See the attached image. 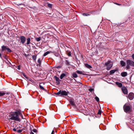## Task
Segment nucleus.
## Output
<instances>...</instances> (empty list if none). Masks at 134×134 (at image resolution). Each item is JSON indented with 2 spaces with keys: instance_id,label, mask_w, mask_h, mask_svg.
Wrapping results in <instances>:
<instances>
[{
  "instance_id": "f257e3e1",
  "label": "nucleus",
  "mask_w": 134,
  "mask_h": 134,
  "mask_svg": "<svg viewBox=\"0 0 134 134\" xmlns=\"http://www.w3.org/2000/svg\"><path fill=\"white\" fill-rule=\"evenodd\" d=\"M18 111H17L10 113L8 118L9 120H10L15 121H20V119L18 116Z\"/></svg>"
},
{
  "instance_id": "f03ea898",
  "label": "nucleus",
  "mask_w": 134,
  "mask_h": 134,
  "mask_svg": "<svg viewBox=\"0 0 134 134\" xmlns=\"http://www.w3.org/2000/svg\"><path fill=\"white\" fill-rule=\"evenodd\" d=\"M124 111L127 113H130L132 111V107L129 103H125L123 106Z\"/></svg>"
},
{
  "instance_id": "7ed1b4c3",
  "label": "nucleus",
  "mask_w": 134,
  "mask_h": 134,
  "mask_svg": "<svg viewBox=\"0 0 134 134\" xmlns=\"http://www.w3.org/2000/svg\"><path fill=\"white\" fill-rule=\"evenodd\" d=\"M99 128V125L96 123H93L91 124L90 127V130L92 132H96L97 129Z\"/></svg>"
},
{
  "instance_id": "20e7f679",
  "label": "nucleus",
  "mask_w": 134,
  "mask_h": 134,
  "mask_svg": "<svg viewBox=\"0 0 134 134\" xmlns=\"http://www.w3.org/2000/svg\"><path fill=\"white\" fill-rule=\"evenodd\" d=\"M105 65L106 66V69L107 70H109L112 67L113 63L111 61L108 60L105 63Z\"/></svg>"
},
{
  "instance_id": "39448f33",
  "label": "nucleus",
  "mask_w": 134,
  "mask_h": 134,
  "mask_svg": "<svg viewBox=\"0 0 134 134\" xmlns=\"http://www.w3.org/2000/svg\"><path fill=\"white\" fill-rule=\"evenodd\" d=\"M1 48L2 52H3L7 50V52H6V53H8L11 52L12 51L7 46L3 45L2 46Z\"/></svg>"
},
{
  "instance_id": "423d86ee",
  "label": "nucleus",
  "mask_w": 134,
  "mask_h": 134,
  "mask_svg": "<svg viewBox=\"0 0 134 134\" xmlns=\"http://www.w3.org/2000/svg\"><path fill=\"white\" fill-rule=\"evenodd\" d=\"M69 93V91H61V94L59 96H67L68 94Z\"/></svg>"
},
{
  "instance_id": "0eeeda50",
  "label": "nucleus",
  "mask_w": 134,
  "mask_h": 134,
  "mask_svg": "<svg viewBox=\"0 0 134 134\" xmlns=\"http://www.w3.org/2000/svg\"><path fill=\"white\" fill-rule=\"evenodd\" d=\"M69 103L73 107H76V105L75 102V100L74 99L71 98L69 100Z\"/></svg>"
},
{
  "instance_id": "6e6552de",
  "label": "nucleus",
  "mask_w": 134,
  "mask_h": 134,
  "mask_svg": "<svg viewBox=\"0 0 134 134\" xmlns=\"http://www.w3.org/2000/svg\"><path fill=\"white\" fill-rule=\"evenodd\" d=\"M122 91L124 94H126L128 93V91L127 88L125 86H123L121 88Z\"/></svg>"
},
{
  "instance_id": "1a4fd4ad",
  "label": "nucleus",
  "mask_w": 134,
  "mask_h": 134,
  "mask_svg": "<svg viewBox=\"0 0 134 134\" xmlns=\"http://www.w3.org/2000/svg\"><path fill=\"white\" fill-rule=\"evenodd\" d=\"M127 64L131 66H134V62L130 60H128L126 61Z\"/></svg>"
},
{
  "instance_id": "9d476101",
  "label": "nucleus",
  "mask_w": 134,
  "mask_h": 134,
  "mask_svg": "<svg viewBox=\"0 0 134 134\" xmlns=\"http://www.w3.org/2000/svg\"><path fill=\"white\" fill-rule=\"evenodd\" d=\"M20 39L21 41V42L22 44H24L26 41V38L23 36H20Z\"/></svg>"
},
{
  "instance_id": "9b49d317",
  "label": "nucleus",
  "mask_w": 134,
  "mask_h": 134,
  "mask_svg": "<svg viewBox=\"0 0 134 134\" xmlns=\"http://www.w3.org/2000/svg\"><path fill=\"white\" fill-rule=\"evenodd\" d=\"M128 97L130 100H132L134 98V94L133 92L129 93L128 95Z\"/></svg>"
},
{
  "instance_id": "f8f14e48",
  "label": "nucleus",
  "mask_w": 134,
  "mask_h": 134,
  "mask_svg": "<svg viewBox=\"0 0 134 134\" xmlns=\"http://www.w3.org/2000/svg\"><path fill=\"white\" fill-rule=\"evenodd\" d=\"M54 78L56 80V83H57V84H59L60 83L59 81L60 80H59V78L56 76H54Z\"/></svg>"
},
{
  "instance_id": "ddd939ff",
  "label": "nucleus",
  "mask_w": 134,
  "mask_h": 134,
  "mask_svg": "<svg viewBox=\"0 0 134 134\" xmlns=\"http://www.w3.org/2000/svg\"><path fill=\"white\" fill-rule=\"evenodd\" d=\"M115 84L119 87H123L122 84L120 82H115Z\"/></svg>"
},
{
  "instance_id": "4468645a",
  "label": "nucleus",
  "mask_w": 134,
  "mask_h": 134,
  "mask_svg": "<svg viewBox=\"0 0 134 134\" xmlns=\"http://www.w3.org/2000/svg\"><path fill=\"white\" fill-rule=\"evenodd\" d=\"M121 75L123 77H125L127 75V74L126 72H123L121 74Z\"/></svg>"
},
{
  "instance_id": "2eb2a0df",
  "label": "nucleus",
  "mask_w": 134,
  "mask_h": 134,
  "mask_svg": "<svg viewBox=\"0 0 134 134\" xmlns=\"http://www.w3.org/2000/svg\"><path fill=\"white\" fill-rule=\"evenodd\" d=\"M118 70V69L111 70L110 71V74H114L115 71H117Z\"/></svg>"
},
{
  "instance_id": "dca6fc26",
  "label": "nucleus",
  "mask_w": 134,
  "mask_h": 134,
  "mask_svg": "<svg viewBox=\"0 0 134 134\" xmlns=\"http://www.w3.org/2000/svg\"><path fill=\"white\" fill-rule=\"evenodd\" d=\"M120 64L121 65L122 67L125 66V62L121 60L120 62Z\"/></svg>"
},
{
  "instance_id": "f3484780",
  "label": "nucleus",
  "mask_w": 134,
  "mask_h": 134,
  "mask_svg": "<svg viewBox=\"0 0 134 134\" xmlns=\"http://www.w3.org/2000/svg\"><path fill=\"white\" fill-rule=\"evenodd\" d=\"M76 72L77 74H82L83 75H86L85 74L83 73L82 71H80L79 70H77L76 71Z\"/></svg>"
},
{
  "instance_id": "a211bd4d",
  "label": "nucleus",
  "mask_w": 134,
  "mask_h": 134,
  "mask_svg": "<svg viewBox=\"0 0 134 134\" xmlns=\"http://www.w3.org/2000/svg\"><path fill=\"white\" fill-rule=\"evenodd\" d=\"M22 74L27 79V80H30V79L24 73H22Z\"/></svg>"
},
{
  "instance_id": "6ab92c4d",
  "label": "nucleus",
  "mask_w": 134,
  "mask_h": 134,
  "mask_svg": "<svg viewBox=\"0 0 134 134\" xmlns=\"http://www.w3.org/2000/svg\"><path fill=\"white\" fill-rule=\"evenodd\" d=\"M21 112V111H18V113H19L18 116H19H19H21V118H22V119H24V118H23V116Z\"/></svg>"
},
{
  "instance_id": "aec40b11",
  "label": "nucleus",
  "mask_w": 134,
  "mask_h": 134,
  "mask_svg": "<svg viewBox=\"0 0 134 134\" xmlns=\"http://www.w3.org/2000/svg\"><path fill=\"white\" fill-rule=\"evenodd\" d=\"M85 66L87 68L90 69L92 68V66L87 64H85Z\"/></svg>"
},
{
  "instance_id": "412c9836",
  "label": "nucleus",
  "mask_w": 134,
  "mask_h": 134,
  "mask_svg": "<svg viewBox=\"0 0 134 134\" xmlns=\"http://www.w3.org/2000/svg\"><path fill=\"white\" fill-rule=\"evenodd\" d=\"M66 76V74L64 73L60 75V78L61 79H62L63 78Z\"/></svg>"
},
{
  "instance_id": "4be33fe9",
  "label": "nucleus",
  "mask_w": 134,
  "mask_h": 134,
  "mask_svg": "<svg viewBox=\"0 0 134 134\" xmlns=\"http://www.w3.org/2000/svg\"><path fill=\"white\" fill-rule=\"evenodd\" d=\"M90 13H83L82 14V15L83 16H88L90 15V14H89ZM90 13L91 14V13Z\"/></svg>"
},
{
  "instance_id": "5701e85b",
  "label": "nucleus",
  "mask_w": 134,
  "mask_h": 134,
  "mask_svg": "<svg viewBox=\"0 0 134 134\" xmlns=\"http://www.w3.org/2000/svg\"><path fill=\"white\" fill-rule=\"evenodd\" d=\"M30 38H28L27 39V43L26 44L27 45L29 44L30 43Z\"/></svg>"
},
{
  "instance_id": "b1692460",
  "label": "nucleus",
  "mask_w": 134,
  "mask_h": 134,
  "mask_svg": "<svg viewBox=\"0 0 134 134\" xmlns=\"http://www.w3.org/2000/svg\"><path fill=\"white\" fill-rule=\"evenodd\" d=\"M51 52V51H47V52H45V53H44V54L43 55V56H46L47 55V54H49Z\"/></svg>"
},
{
  "instance_id": "393cba45",
  "label": "nucleus",
  "mask_w": 134,
  "mask_h": 134,
  "mask_svg": "<svg viewBox=\"0 0 134 134\" xmlns=\"http://www.w3.org/2000/svg\"><path fill=\"white\" fill-rule=\"evenodd\" d=\"M35 40L37 42H38L40 41L41 40V38L40 37H35Z\"/></svg>"
},
{
  "instance_id": "a878e982",
  "label": "nucleus",
  "mask_w": 134,
  "mask_h": 134,
  "mask_svg": "<svg viewBox=\"0 0 134 134\" xmlns=\"http://www.w3.org/2000/svg\"><path fill=\"white\" fill-rule=\"evenodd\" d=\"M72 76L74 78H77V75L75 73H73L72 74Z\"/></svg>"
},
{
  "instance_id": "bb28decb",
  "label": "nucleus",
  "mask_w": 134,
  "mask_h": 134,
  "mask_svg": "<svg viewBox=\"0 0 134 134\" xmlns=\"http://www.w3.org/2000/svg\"><path fill=\"white\" fill-rule=\"evenodd\" d=\"M39 87L42 90L44 91H46V90L44 88L41 86L40 84L39 85Z\"/></svg>"
},
{
  "instance_id": "cd10ccee",
  "label": "nucleus",
  "mask_w": 134,
  "mask_h": 134,
  "mask_svg": "<svg viewBox=\"0 0 134 134\" xmlns=\"http://www.w3.org/2000/svg\"><path fill=\"white\" fill-rule=\"evenodd\" d=\"M37 58V55H34L32 56V59L34 61L36 60V59Z\"/></svg>"
},
{
  "instance_id": "c85d7f7f",
  "label": "nucleus",
  "mask_w": 134,
  "mask_h": 134,
  "mask_svg": "<svg viewBox=\"0 0 134 134\" xmlns=\"http://www.w3.org/2000/svg\"><path fill=\"white\" fill-rule=\"evenodd\" d=\"M37 62L39 63L38 65L40 66L41 64V61L40 58H39L37 60Z\"/></svg>"
},
{
  "instance_id": "c756f323",
  "label": "nucleus",
  "mask_w": 134,
  "mask_h": 134,
  "mask_svg": "<svg viewBox=\"0 0 134 134\" xmlns=\"http://www.w3.org/2000/svg\"><path fill=\"white\" fill-rule=\"evenodd\" d=\"M61 94V91L60 90L57 93H55L54 94L55 95H58L59 96Z\"/></svg>"
},
{
  "instance_id": "7c9ffc66",
  "label": "nucleus",
  "mask_w": 134,
  "mask_h": 134,
  "mask_svg": "<svg viewBox=\"0 0 134 134\" xmlns=\"http://www.w3.org/2000/svg\"><path fill=\"white\" fill-rule=\"evenodd\" d=\"M5 94V93L4 92H1L0 91V96H2L4 95Z\"/></svg>"
},
{
  "instance_id": "2f4dec72",
  "label": "nucleus",
  "mask_w": 134,
  "mask_h": 134,
  "mask_svg": "<svg viewBox=\"0 0 134 134\" xmlns=\"http://www.w3.org/2000/svg\"><path fill=\"white\" fill-rule=\"evenodd\" d=\"M95 99L97 102H98L99 101V98L97 96L95 97Z\"/></svg>"
},
{
  "instance_id": "473e14b6",
  "label": "nucleus",
  "mask_w": 134,
  "mask_h": 134,
  "mask_svg": "<svg viewBox=\"0 0 134 134\" xmlns=\"http://www.w3.org/2000/svg\"><path fill=\"white\" fill-rule=\"evenodd\" d=\"M66 64L67 65H70L69 63L68 60H66Z\"/></svg>"
},
{
  "instance_id": "72a5a7b5",
  "label": "nucleus",
  "mask_w": 134,
  "mask_h": 134,
  "mask_svg": "<svg viewBox=\"0 0 134 134\" xmlns=\"http://www.w3.org/2000/svg\"><path fill=\"white\" fill-rule=\"evenodd\" d=\"M52 4H48V7L50 8H52Z\"/></svg>"
},
{
  "instance_id": "f704fd0d",
  "label": "nucleus",
  "mask_w": 134,
  "mask_h": 134,
  "mask_svg": "<svg viewBox=\"0 0 134 134\" xmlns=\"http://www.w3.org/2000/svg\"><path fill=\"white\" fill-rule=\"evenodd\" d=\"M23 131V129H21V130H18L17 131V132L19 133H21Z\"/></svg>"
},
{
  "instance_id": "c9c22d12",
  "label": "nucleus",
  "mask_w": 134,
  "mask_h": 134,
  "mask_svg": "<svg viewBox=\"0 0 134 134\" xmlns=\"http://www.w3.org/2000/svg\"><path fill=\"white\" fill-rule=\"evenodd\" d=\"M102 111L101 110H99L98 112L97 113V114L101 115V114Z\"/></svg>"
},
{
  "instance_id": "e433bc0d",
  "label": "nucleus",
  "mask_w": 134,
  "mask_h": 134,
  "mask_svg": "<svg viewBox=\"0 0 134 134\" xmlns=\"http://www.w3.org/2000/svg\"><path fill=\"white\" fill-rule=\"evenodd\" d=\"M32 131L35 133H37L38 132V131L35 129H33Z\"/></svg>"
},
{
  "instance_id": "4c0bfd02",
  "label": "nucleus",
  "mask_w": 134,
  "mask_h": 134,
  "mask_svg": "<svg viewBox=\"0 0 134 134\" xmlns=\"http://www.w3.org/2000/svg\"><path fill=\"white\" fill-rule=\"evenodd\" d=\"M94 90V89L93 88H90L89 89V91L91 92L92 91Z\"/></svg>"
},
{
  "instance_id": "58836bf2",
  "label": "nucleus",
  "mask_w": 134,
  "mask_h": 134,
  "mask_svg": "<svg viewBox=\"0 0 134 134\" xmlns=\"http://www.w3.org/2000/svg\"><path fill=\"white\" fill-rule=\"evenodd\" d=\"M126 68L127 69H129L130 68L129 65L127 64V65L126 66Z\"/></svg>"
},
{
  "instance_id": "ea45409f",
  "label": "nucleus",
  "mask_w": 134,
  "mask_h": 134,
  "mask_svg": "<svg viewBox=\"0 0 134 134\" xmlns=\"http://www.w3.org/2000/svg\"><path fill=\"white\" fill-rule=\"evenodd\" d=\"M24 55L25 57H28V56L30 55L29 54H27V55L26 54H25Z\"/></svg>"
},
{
  "instance_id": "a19ab883",
  "label": "nucleus",
  "mask_w": 134,
  "mask_h": 134,
  "mask_svg": "<svg viewBox=\"0 0 134 134\" xmlns=\"http://www.w3.org/2000/svg\"><path fill=\"white\" fill-rule=\"evenodd\" d=\"M68 55L69 56H71V52H69L68 54Z\"/></svg>"
},
{
  "instance_id": "79ce46f5",
  "label": "nucleus",
  "mask_w": 134,
  "mask_h": 134,
  "mask_svg": "<svg viewBox=\"0 0 134 134\" xmlns=\"http://www.w3.org/2000/svg\"><path fill=\"white\" fill-rule=\"evenodd\" d=\"M20 66L19 65H18V67H17V69L18 70H20Z\"/></svg>"
},
{
  "instance_id": "37998d69",
  "label": "nucleus",
  "mask_w": 134,
  "mask_h": 134,
  "mask_svg": "<svg viewBox=\"0 0 134 134\" xmlns=\"http://www.w3.org/2000/svg\"><path fill=\"white\" fill-rule=\"evenodd\" d=\"M18 5H25V4H23V3H20V4H18Z\"/></svg>"
},
{
  "instance_id": "c03bdc74",
  "label": "nucleus",
  "mask_w": 134,
  "mask_h": 134,
  "mask_svg": "<svg viewBox=\"0 0 134 134\" xmlns=\"http://www.w3.org/2000/svg\"><path fill=\"white\" fill-rule=\"evenodd\" d=\"M54 130H53L51 134H54Z\"/></svg>"
},
{
  "instance_id": "a18cd8bd",
  "label": "nucleus",
  "mask_w": 134,
  "mask_h": 134,
  "mask_svg": "<svg viewBox=\"0 0 134 134\" xmlns=\"http://www.w3.org/2000/svg\"><path fill=\"white\" fill-rule=\"evenodd\" d=\"M61 67V66H57L56 67V68H60Z\"/></svg>"
},
{
  "instance_id": "49530a36",
  "label": "nucleus",
  "mask_w": 134,
  "mask_h": 134,
  "mask_svg": "<svg viewBox=\"0 0 134 134\" xmlns=\"http://www.w3.org/2000/svg\"><path fill=\"white\" fill-rule=\"evenodd\" d=\"M13 130L14 131H16V129H15V128H14L13 129Z\"/></svg>"
},
{
  "instance_id": "de8ad7c7",
  "label": "nucleus",
  "mask_w": 134,
  "mask_h": 134,
  "mask_svg": "<svg viewBox=\"0 0 134 134\" xmlns=\"http://www.w3.org/2000/svg\"><path fill=\"white\" fill-rule=\"evenodd\" d=\"M132 57L133 59H134V54H132Z\"/></svg>"
},
{
  "instance_id": "09e8293b",
  "label": "nucleus",
  "mask_w": 134,
  "mask_h": 134,
  "mask_svg": "<svg viewBox=\"0 0 134 134\" xmlns=\"http://www.w3.org/2000/svg\"><path fill=\"white\" fill-rule=\"evenodd\" d=\"M30 134H34L33 132H32V131H31L30 132Z\"/></svg>"
},
{
  "instance_id": "8fccbe9b",
  "label": "nucleus",
  "mask_w": 134,
  "mask_h": 134,
  "mask_svg": "<svg viewBox=\"0 0 134 134\" xmlns=\"http://www.w3.org/2000/svg\"><path fill=\"white\" fill-rule=\"evenodd\" d=\"M31 126H30V130H31V131H32V128H31Z\"/></svg>"
},
{
  "instance_id": "3c124183",
  "label": "nucleus",
  "mask_w": 134,
  "mask_h": 134,
  "mask_svg": "<svg viewBox=\"0 0 134 134\" xmlns=\"http://www.w3.org/2000/svg\"><path fill=\"white\" fill-rule=\"evenodd\" d=\"M115 4H116L117 5H120V4L118 3H115Z\"/></svg>"
},
{
  "instance_id": "603ef678",
  "label": "nucleus",
  "mask_w": 134,
  "mask_h": 134,
  "mask_svg": "<svg viewBox=\"0 0 134 134\" xmlns=\"http://www.w3.org/2000/svg\"><path fill=\"white\" fill-rule=\"evenodd\" d=\"M0 57L1 58H2V55L1 53H0Z\"/></svg>"
},
{
  "instance_id": "864d4df0",
  "label": "nucleus",
  "mask_w": 134,
  "mask_h": 134,
  "mask_svg": "<svg viewBox=\"0 0 134 134\" xmlns=\"http://www.w3.org/2000/svg\"><path fill=\"white\" fill-rule=\"evenodd\" d=\"M7 57V55H5V56H4L5 58L6 59H7L6 57Z\"/></svg>"
},
{
  "instance_id": "5fc2aeb1",
  "label": "nucleus",
  "mask_w": 134,
  "mask_h": 134,
  "mask_svg": "<svg viewBox=\"0 0 134 134\" xmlns=\"http://www.w3.org/2000/svg\"><path fill=\"white\" fill-rule=\"evenodd\" d=\"M81 111H82L83 110H82L81 109Z\"/></svg>"
}]
</instances>
